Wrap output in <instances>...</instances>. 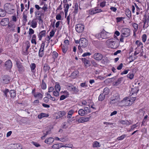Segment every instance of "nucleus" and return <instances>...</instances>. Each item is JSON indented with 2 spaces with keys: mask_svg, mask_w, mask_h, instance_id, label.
Returning <instances> with one entry per match:
<instances>
[{
  "mask_svg": "<svg viewBox=\"0 0 149 149\" xmlns=\"http://www.w3.org/2000/svg\"><path fill=\"white\" fill-rule=\"evenodd\" d=\"M109 34H110L109 33L106 32L104 30L103 31L96 34V36L98 38L105 39L109 37Z\"/></svg>",
  "mask_w": 149,
  "mask_h": 149,
  "instance_id": "nucleus-1",
  "label": "nucleus"
},
{
  "mask_svg": "<svg viewBox=\"0 0 149 149\" xmlns=\"http://www.w3.org/2000/svg\"><path fill=\"white\" fill-rule=\"evenodd\" d=\"M111 100L110 102V104H113L117 103L120 100L119 95L118 93L115 94L111 97Z\"/></svg>",
  "mask_w": 149,
  "mask_h": 149,
  "instance_id": "nucleus-2",
  "label": "nucleus"
},
{
  "mask_svg": "<svg viewBox=\"0 0 149 149\" xmlns=\"http://www.w3.org/2000/svg\"><path fill=\"white\" fill-rule=\"evenodd\" d=\"M122 34H121L125 37L128 36L130 35V30L129 29L124 28L121 31Z\"/></svg>",
  "mask_w": 149,
  "mask_h": 149,
  "instance_id": "nucleus-3",
  "label": "nucleus"
},
{
  "mask_svg": "<svg viewBox=\"0 0 149 149\" xmlns=\"http://www.w3.org/2000/svg\"><path fill=\"white\" fill-rule=\"evenodd\" d=\"M79 45L83 47H86L88 45L87 40L85 38H82L79 40Z\"/></svg>",
  "mask_w": 149,
  "mask_h": 149,
  "instance_id": "nucleus-4",
  "label": "nucleus"
},
{
  "mask_svg": "<svg viewBox=\"0 0 149 149\" xmlns=\"http://www.w3.org/2000/svg\"><path fill=\"white\" fill-rule=\"evenodd\" d=\"M10 78L8 75H4L2 77V82L4 84H7L9 83Z\"/></svg>",
  "mask_w": 149,
  "mask_h": 149,
  "instance_id": "nucleus-5",
  "label": "nucleus"
},
{
  "mask_svg": "<svg viewBox=\"0 0 149 149\" xmlns=\"http://www.w3.org/2000/svg\"><path fill=\"white\" fill-rule=\"evenodd\" d=\"M103 57V55L101 54L96 53L93 55V58L97 61H100L102 59Z\"/></svg>",
  "mask_w": 149,
  "mask_h": 149,
  "instance_id": "nucleus-6",
  "label": "nucleus"
},
{
  "mask_svg": "<svg viewBox=\"0 0 149 149\" xmlns=\"http://www.w3.org/2000/svg\"><path fill=\"white\" fill-rule=\"evenodd\" d=\"M102 11V10L100 9L96 8L91 9L89 10V13L90 15H93L95 14L101 12Z\"/></svg>",
  "mask_w": 149,
  "mask_h": 149,
  "instance_id": "nucleus-7",
  "label": "nucleus"
},
{
  "mask_svg": "<svg viewBox=\"0 0 149 149\" xmlns=\"http://www.w3.org/2000/svg\"><path fill=\"white\" fill-rule=\"evenodd\" d=\"M4 8L6 10L11 11V10H14L13 6L10 3H7L5 4Z\"/></svg>",
  "mask_w": 149,
  "mask_h": 149,
  "instance_id": "nucleus-8",
  "label": "nucleus"
},
{
  "mask_svg": "<svg viewBox=\"0 0 149 149\" xmlns=\"http://www.w3.org/2000/svg\"><path fill=\"white\" fill-rule=\"evenodd\" d=\"M16 64L18 71L20 72L21 73L24 70V68L22 64L19 61H16Z\"/></svg>",
  "mask_w": 149,
  "mask_h": 149,
  "instance_id": "nucleus-9",
  "label": "nucleus"
},
{
  "mask_svg": "<svg viewBox=\"0 0 149 149\" xmlns=\"http://www.w3.org/2000/svg\"><path fill=\"white\" fill-rule=\"evenodd\" d=\"M9 19L8 18H4L2 19L1 22V24L3 26H6L8 24Z\"/></svg>",
  "mask_w": 149,
  "mask_h": 149,
  "instance_id": "nucleus-10",
  "label": "nucleus"
},
{
  "mask_svg": "<svg viewBox=\"0 0 149 149\" xmlns=\"http://www.w3.org/2000/svg\"><path fill=\"white\" fill-rule=\"evenodd\" d=\"M110 45L111 48L115 49L117 48L119 46V43L115 42L114 41L111 40L110 42Z\"/></svg>",
  "mask_w": 149,
  "mask_h": 149,
  "instance_id": "nucleus-11",
  "label": "nucleus"
},
{
  "mask_svg": "<svg viewBox=\"0 0 149 149\" xmlns=\"http://www.w3.org/2000/svg\"><path fill=\"white\" fill-rule=\"evenodd\" d=\"M42 13H40V12L37 11L35 12V15L37 19H38L39 21H41L42 22V20L41 18V15Z\"/></svg>",
  "mask_w": 149,
  "mask_h": 149,
  "instance_id": "nucleus-12",
  "label": "nucleus"
},
{
  "mask_svg": "<svg viewBox=\"0 0 149 149\" xmlns=\"http://www.w3.org/2000/svg\"><path fill=\"white\" fill-rule=\"evenodd\" d=\"M65 145H63L61 143H57L53 145L52 146V148L54 149H59L62 147H66Z\"/></svg>",
  "mask_w": 149,
  "mask_h": 149,
  "instance_id": "nucleus-13",
  "label": "nucleus"
},
{
  "mask_svg": "<svg viewBox=\"0 0 149 149\" xmlns=\"http://www.w3.org/2000/svg\"><path fill=\"white\" fill-rule=\"evenodd\" d=\"M5 66L7 69H10L11 68L12 66V63L10 60H8L5 62Z\"/></svg>",
  "mask_w": 149,
  "mask_h": 149,
  "instance_id": "nucleus-14",
  "label": "nucleus"
},
{
  "mask_svg": "<svg viewBox=\"0 0 149 149\" xmlns=\"http://www.w3.org/2000/svg\"><path fill=\"white\" fill-rule=\"evenodd\" d=\"M82 60L86 67L91 66L90 60H88L86 58H82Z\"/></svg>",
  "mask_w": 149,
  "mask_h": 149,
  "instance_id": "nucleus-15",
  "label": "nucleus"
},
{
  "mask_svg": "<svg viewBox=\"0 0 149 149\" xmlns=\"http://www.w3.org/2000/svg\"><path fill=\"white\" fill-rule=\"evenodd\" d=\"M144 17L145 18V22H144L143 26H144L146 25V23L147 22V27H148L149 25V24H148L149 21V13H148L146 15H145Z\"/></svg>",
  "mask_w": 149,
  "mask_h": 149,
  "instance_id": "nucleus-16",
  "label": "nucleus"
},
{
  "mask_svg": "<svg viewBox=\"0 0 149 149\" xmlns=\"http://www.w3.org/2000/svg\"><path fill=\"white\" fill-rule=\"evenodd\" d=\"M45 33L46 31L45 30H43L40 32L39 33L38 35L39 40H41L42 39V37L45 36Z\"/></svg>",
  "mask_w": 149,
  "mask_h": 149,
  "instance_id": "nucleus-17",
  "label": "nucleus"
},
{
  "mask_svg": "<svg viewBox=\"0 0 149 149\" xmlns=\"http://www.w3.org/2000/svg\"><path fill=\"white\" fill-rule=\"evenodd\" d=\"M128 100H127V97H125L124 99L121 101L122 103H123V106H127L130 105V103H128Z\"/></svg>",
  "mask_w": 149,
  "mask_h": 149,
  "instance_id": "nucleus-18",
  "label": "nucleus"
},
{
  "mask_svg": "<svg viewBox=\"0 0 149 149\" xmlns=\"http://www.w3.org/2000/svg\"><path fill=\"white\" fill-rule=\"evenodd\" d=\"M54 141V139L52 138H49L46 139L45 141V142L48 144H50L52 143Z\"/></svg>",
  "mask_w": 149,
  "mask_h": 149,
  "instance_id": "nucleus-19",
  "label": "nucleus"
},
{
  "mask_svg": "<svg viewBox=\"0 0 149 149\" xmlns=\"http://www.w3.org/2000/svg\"><path fill=\"white\" fill-rule=\"evenodd\" d=\"M75 29L76 31L80 29L84 30V26L81 24H78L76 25Z\"/></svg>",
  "mask_w": 149,
  "mask_h": 149,
  "instance_id": "nucleus-20",
  "label": "nucleus"
},
{
  "mask_svg": "<svg viewBox=\"0 0 149 149\" xmlns=\"http://www.w3.org/2000/svg\"><path fill=\"white\" fill-rule=\"evenodd\" d=\"M49 116V115L48 114L44 113H41L38 115V118L41 119L44 117H48Z\"/></svg>",
  "mask_w": 149,
  "mask_h": 149,
  "instance_id": "nucleus-21",
  "label": "nucleus"
},
{
  "mask_svg": "<svg viewBox=\"0 0 149 149\" xmlns=\"http://www.w3.org/2000/svg\"><path fill=\"white\" fill-rule=\"evenodd\" d=\"M31 26L33 28H35L36 27L37 23L36 21V19H33L31 22Z\"/></svg>",
  "mask_w": 149,
  "mask_h": 149,
  "instance_id": "nucleus-22",
  "label": "nucleus"
},
{
  "mask_svg": "<svg viewBox=\"0 0 149 149\" xmlns=\"http://www.w3.org/2000/svg\"><path fill=\"white\" fill-rule=\"evenodd\" d=\"M10 97L12 98H14L16 95V91L13 90H11L9 91Z\"/></svg>",
  "mask_w": 149,
  "mask_h": 149,
  "instance_id": "nucleus-23",
  "label": "nucleus"
},
{
  "mask_svg": "<svg viewBox=\"0 0 149 149\" xmlns=\"http://www.w3.org/2000/svg\"><path fill=\"white\" fill-rule=\"evenodd\" d=\"M15 27L16 26L14 24H10L8 25V28L12 31H14L15 30Z\"/></svg>",
  "mask_w": 149,
  "mask_h": 149,
  "instance_id": "nucleus-24",
  "label": "nucleus"
},
{
  "mask_svg": "<svg viewBox=\"0 0 149 149\" xmlns=\"http://www.w3.org/2000/svg\"><path fill=\"white\" fill-rule=\"evenodd\" d=\"M6 15V11L1 8H0V17H4Z\"/></svg>",
  "mask_w": 149,
  "mask_h": 149,
  "instance_id": "nucleus-25",
  "label": "nucleus"
},
{
  "mask_svg": "<svg viewBox=\"0 0 149 149\" xmlns=\"http://www.w3.org/2000/svg\"><path fill=\"white\" fill-rule=\"evenodd\" d=\"M55 89L56 91H60L61 90V87L59 83L56 82L55 83Z\"/></svg>",
  "mask_w": 149,
  "mask_h": 149,
  "instance_id": "nucleus-26",
  "label": "nucleus"
},
{
  "mask_svg": "<svg viewBox=\"0 0 149 149\" xmlns=\"http://www.w3.org/2000/svg\"><path fill=\"white\" fill-rule=\"evenodd\" d=\"M139 90V89L136 87L131 88V91L132 92V95L134 93H137Z\"/></svg>",
  "mask_w": 149,
  "mask_h": 149,
  "instance_id": "nucleus-27",
  "label": "nucleus"
},
{
  "mask_svg": "<svg viewBox=\"0 0 149 149\" xmlns=\"http://www.w3.org/2000/svg\"><path fill=\"white\" fill-rule=\"evenodd\" d=\"M13 147L15 149H22V146L19 144H13Z\"/></svg>",
  "mask_w": 149,
  "mask_h": 149,
  "instance_id": "nucleus-28",
  "label": "nucleus"
},
{
  "mask_svg": "<svg viewBox=\"0 0 149 149\" xmlns=\"http://www.w3.org/2000/svg\"><path fill=\"white\" fill-rule=\"evenodd\" d=\"M93 147L99 148L100 147V145L99 142L97 141H95L93 143Z\"/></svg>",
  "mask_w": 149,
  "mask_h": 149,
  "instance_id": "nucleus-29",
  "label": "nucleus"
},
{
  "mask_svg": "<svg viewBox=\"0 0 149 149\" xmlns=\"http://www.w3.org/2000/svg\"><path fill=\"white\" fill-rule=\"evenodd\" d=\"M50 69V67L47 64H45L43 67V69L45 72H46L49 71Z\"/></svg>",
  "mask_w": 149,
  "mask_h": 149,
  "instance_id": "nucleus-30",
  "label": "nucleus"
},
{
  "mask_svg": "<svg viewBox=\"0 0 149 149\" xmlns=\"http://www.w3.org/2000/svg\"><path fill=\"white\" fill-rule=\"evenodd\" d=\"M105 95L104 94L101 93L100 94L98 97V100L100 101H102L104 99Z\"/></svg>",
  "mask_w": 149,
  "mask_h": 149,
  "instance_id": "nucleus-31",
  "label": "nucleus"
},
{
  "mask_svg": "<svg viewBox=\"0 0 149 149\" xmlns=\"http://www.w3.org/2000/svg\"><path fill=\"white\" fill-rule=\"evenodd\" d=\"M78 113L81 116H83L86 114V112L83 109H81L79 110Z\"/></svg>",
  "mask_w": 149,
  "mask_h": 149,
  "instance_id": "nucleus-32",
  "label": "nucleus"
},
{
  "mask_svg": "<svg viewBox=\"0 0 149 149\" xmlns=\"http://www.w3.org/2000/svg\"><path fill=\"white\" fill-rule=\"evenodd\" d=\"M123 78L122 77L119 78L117 81L114 82L115 84L114 85L116 86L119 84L121 83V82L122 81Z\"/></svg>",
  "mask_w": 149,
  "mask_h": 149,
  "instance_id": "nucleus-33",
  "label": "nucleus"
},
{
  "mask_svg": "<svg viewBox=\"0 0 149 149\" xmlns=\"http://www.w3.org/2000/svg\"><path fill=\"white\" fill-rule=\"evenodd\" d=\"M25 11H24L23 14V21L25 23L27 21V16L25 14Z\"/></svg>",
  "mask_w": 149,
  "mask_h": 149,
  "instance_id": "nucleus-34",
  "label": "nucleus"
},
{
  "mask_svg": "<svg viewBox=\"0 0 149 149\" xmlns=\"http://www.w3.org/2000/svg\"><path fill=\"white\" fill-rule=\"evenodd\" d=\"M109 89L108 88H104L103 91V93L105 95H107L109 93Z\"/></svg>",
  "mask_w": 149,
  "mask_h": 149,
  "instance_id": "nucleus-35",
  "label": "nucleus"
},
{
  "mask_svg": "<svg viewBox=\"0 0 149 149\" xmlns=\"http://www.w3.org/2000/svg\"><path fill=\"white\" fill-rule=\"evenodd\" d=\"M58 114L59 117H63L66 114V112L65 111H60L58 112Z\"/></svg>",
  "mask_w": 149,
  "mask_h": 149,
  "instance_id": "nucleus-36",
  "label": "nucleus"
},
{
  "mask_svg": "<svg viewBox=\"0 0 149 149\" xmlns=\"http://www.w3.org/2000/svg\"><path fill=\"white\" fill-rule=\"evenodd\" d=\"M136 98L134 97V98L133 99H130V98H129L128 97H127V100H128V103H130V105H131L132 104L134 101L135 100H136Z\"/></svg>",
  "mask_w": 149,
  "mask_h": 149,
  "instance_id": "nucleus-37",
  "label": "nucleus"
},
{
  "mask_svg": "<svg viewBox=\"0 0 149 149\" xmlns=\"http://www.w3.org/2000/svg\"><path fill=\"white\" fill-rule=\"evenodd\" d=\"M74 112V111L73 110H70L68 113L67 117L69 118H71V117L72 114H73Z\"/></svg>",
  "mask_w": 149,
  "mask_h": 149,
  "instance_id": "nucleus-38",
  "label": "nucleus"
},
{
  "mask_svg": "<svg viewBox=\"0 0 149 149\" xmlns=\"http://www.w3.org/2000/svg\"><path fill=\"white\" fill-rule=\"evenodd\" d=\"M69 5L68 4H64V7L65 8L64 12L65 13H66L68 11L69 8Z\"/></svg>",
  "mask_w": 149,
  "mask_h": 149,
  "instance_id": "nucleus-39",
  "label": "nucleus"
},
{
  "mask_svg": "<svg viewBox=\"0 0 149 149\" xmlns=\"http://www.w3.org/2000/svg\"><path fill=\"white\" fill-rule=\"evenodd\" d=\"M83 117H81L79 119H77V118H76V121L77 122V123H84L83 119H82Z\"/></svg>",
  "mask_w": 149,
  "mask_h": 149,
  "instance_id": "nucleus-40",
  "label": "nucleus"
},
{
  "mask_svg": "<svg viewBox=\"0 0 149 149\" xmlns=\"http://www.w3.org/2000/svg\"><path fill=\"white\" fill-rule=\"evenodd\" d=\"M35 97H37L39 99H41L42 97V95L40 93H38V94L34 95Z\"/></svg>",
  "mask_w": 149,
  "mask_h": 149,
  "instance_id": "nucleus-41",
  "label": "nucleus"
},
{
  "mask_svg": "<svg viewBox=\"0 0 149 149\" xmlns=\"http://www.w3.org/2000/svg\"><path fill=\"white\" fill-rule=\"evenodd\" d=\"M41 87L43 89H45L46 88V84L45 83L43 80H42V81Z\"/></svg>",
  "mask_w": 149,
  "mask_h": 149,
  "instance_id": "nucleus-42",
  "label": "nucleus"
},
{
  "mask_svg": "<svg viewBox=\"0 0 149 149\" xmlns=\"http://www.w3.org/2000/svg\"><path fill=\"white\" fill-rule=\"evenodd\" d=\"M68 90L71 91L74 90V87L73 85H71L70 86H68Z\"/></svg>",
  "mask_w": 149,
  "mask_h": 149,
  "instance_id": "nucleus-43",
  "label": "nucleus"
},
{
  "mask_svg": "<svg viewBox=\"0 0 149 149\" xmlns=\"http://www.w3.org/2000/svg\"><path fill=\"white\" fill-rule=\"evenodd\" d=\"M52 55L53 58L54 59L57 57L58 56V54L56 52L54 51L52 53Z\"/></svg>",
  "mask_w": 149,
  "mask_h": 149,
  "instance_id": "nucleus-44",
  "label": "nucleus"
},
{
  "mask_svg": "<svg viewBox=\"0 0 149 149\" xmlns=\"http://www.w3.org/2000/svg\"><path fill=\"white\" fill-rule=\"evenodd\" d=\"M3 92L4 94V95L6 97H7V93L9 92L8 89L6 88L3 91Z\"/></svg>",
  "mask_w": 149,
  "mask_h": 149,
  "instance_id": "nucleus-45",
  "label": "nucleus"
},
{
  "mask_svg": "<svg viewBox=\"0 0 149 149\" xmlns=\"http://www.w3.org/2000/svg\"><path fill=\"white\" fill-rule=\"evenodd\" d=\"M44 50L40 49L39 52V56L40 57H42L44 55Z\"/></svg>",
  "mask_w": 149,
  "mask_h": 149,
  "instance_id": "nucleus-46",
  "label": "nucleus"
},
{
  "mask_svg": "<svg viewBox=\"0 0 149 149\" xmlns=\"http://www.w3.org/2000/svg\"><path fill=\"white\" fill-rule=\"evenodd\" d=\"M26 51L27 52L28 49L30 47V44L29 41H26Z\"/></svg>",
  "mask_w": 149,
  "mask_h": 149,
  "instance_id": "nucleus-47",
  "label": "nucleus"
},
{
  "mask_svg": "<svg viewBox=\"0 0 149 149\" xmlns=\"http://www.w3.org/2000/svg\"><path fill=\"white\" fill-rule=\"evenodd\" d=\"M121 123L123 124L130 125V123L127 120H122Z\"/></svg>",
  "mask_w": 149,
  "mask_h": 149,
  "instance_id": "nucleus-48",
  "label": "nucleus"
},
{
  "mask_svg": "<svg viewBox=\"0 0 149 149\" xmlns=\"http://www.w3.org/2000/svg\"><path fill=\"white\" fill-rule=\"evenodd\" d=\"M36 67V65L34 63H32L31 64V71L32 72L33 70H34Z\"/></svg>",
  "mask_w": 149,
  "mask_h": 149,
  "instance_id": "nucleus-49",
  "label": "nucleus"
},
{
  "mask_svg": "<svg viewBox=\"0 0 149 149\" xmlns=\"http://www.w3.org/2000/svg\"><path fill=\"white\" fill-rule=\"evenodd\" d=\"M42 9L43 10L44 12L47 11L48 9L47 5L45 4L43 7L42 8Z\"/></svg>",
  "mask_w": 149,
  "mask_h": 149,
  "instance_id": "nucleus-50",
  "label": "nucleus"
},
{
  "mask_svg": "<svg viewBox=\"0 0 149 149\" xmlns=\"http://www.w3.org/2000/svg\"><path fill=\"white\" fill-rule=\"evenodd\" d=\"M59 91H54L53 92V95L56 97H58L59 96Z\"/></svg>",
  "mask_w": 149,
  "mask_h": 149,
  "instance_id": "nucleus-51",
  "label": "nucleus"
},
{
  "mask_svg": "<svg viewBox=\"0 0 149 149\" xmlns=\"http://www.w3.org/2000/svg\"><path fill=\"white\" fill-rule=\"evenodd\" d=\"M84 111H85V112H86V114L91 112V111L89 109V108L88 107H84Z\"/></svg>",
  "mask_w": 149,
  "mask_h": 149,
  "instance_id": "nucleus-52",
  "label": "nucleus"
},
{
  "mask_svg": "<svg viewBox=\"0 0 149 149\" xmlns=\"http://www.w3.org/2000/svg\"><path fill=\"white\" fill-rule=\"evenodd\" d=\"M126 12L127 13L126 15L127 16L130 18L131 17V11L129 9L126 10Z\"/></svg>",
  "mask_w": 149,
  "mask_h": 149,
  "instance_id": "nucleus-53",
  "label": "nucleus"
},
{
  "mask_svg": "<svg viewBox=\"0 0 149 149\" xmlns=\"http://www.w3.org/2000/svg\"><path fill=\"white\" fill-rule=\"evenodd\" d=\"M142 39L143 42H145L146 40L147 36L146 34H144L142 36Z\"/></svg>",
  "mask_w": 149,
  "mask_h": 149,
  "instance_id": "nucleus-54",
  "label": "nucleus"
},
{
  "mask_svg": "<svg viewBox=\"0 0 149 149\" xmlns=\"http://www.w3.org/2000/svg\"><path fill=\"white\" fill-rule=\"evenodd\" d=\"M67 50V46H63V47H62V51L63 53H65L66 52V51Z\"/></svg>",
  "mask_w": 149,
  "mask_h": 149,
  "instance_id": "nucleus-55",
  "label": "nucleus"
},
{
  "mask_svg": "<svg viewBox=\"0 0 149 149\" xmlns=\"http://www.w3.org/2000/svg\"><path fill=\"white\" fill-rule=\"evenodd\" d=\"M126 136V135L125 134H123L121 136L118 137L117 139L119 140H121L123 139Z\"/></svg>",
  "mask_w": 149,
  "mask_h": 149,
  "instance_id": "nucleus-56",
  "label": "nucleus"
},
{
  "mask_svg": "<svg viewBox=\"0 0 149 149\" xmlns=\"http://www.w3.org/2000/svg\"><path fill=\"white\" fill-rule=\"evenodd\" d=\"M125 18L124 17H118L116 18V19L117 20V22H120L123 19H124Z\"/></svg>",
  "mask_w": 149,
  "mask_h": 149,
  "instance_id": "nucleus-57",
  "label": "nucleus"
},
{
  "mask_svg": "<svg viewBox=\"0 0 149 149\" xmlns=\"http://www.w3.org/2000/svg\"><path fill=\"white\" fill-rule=\"evenodd\" d=\"M34 31L32 29L30 28L29 29V33L30 35L31 36L34 33Z\"/></svg>",
  "mask_w": 149,
  "mask_h": 149,
  "instance_id": "nucleus-58",
  "label": "nucleus"
},
{
  "mask_svg": "<svg viewBox=\"0 0 149 149\" xmlns=\"http://www.w3.org/2000/svg\"><path fill=\"white\" fill-rule=\"evenodd\" d=\"M127 77L130 79H132L134 77V75L132 74H128L127 75Z\"/></svg>",
  "mask_w": 149,
  "mask_h": 149,
  "instance_id": "nucleus-59",
  "label": "nucleus"
},
{
  "mask_svg": "<svg viewBox=\"0 0 149 149\" xmlns=\"http://www.w3.org/2000/svg\"><path fill=\"white\" fill-rule=\"evenodd\" d=\"M91 62L92 64V66H93L95 67L97 66V63H96L95 61L94 60H92L91 61Z\"/></svg>",
  "mask_w": 149,
  "mask_h": 149,
  "instance_id": "nucleus-60",
  "label": "nucleus"
},
{
  "mask_svg": "<svg viewBox=\"0 0 149 149\" xmlns=\"http://www.w3.org/2000/svg\"><path fill=\"white\" fill-rule=\"evenodd\" d=\"M139 47H140L141 49H142L143 47V44L141 42H140L137 45V47L136 48V49H138Z\"/></svg>",
  "mask_w": 149,
  "mask_h": 149,
  "instance_id": "nucleus-61",
  "label": "nucleus"
},
{
  "mask_svg": "<svg viewBox=\"0 0 149 149\" xmlns=\"http://www.w3.org/2000/svg\"><path fill=\"white\" fill-rule=\"evenodd\" d=\"M55 34V32L53 30H52L50 33L49 36L51 37H52L54 36Z\"/></svg>",
  "mask_w": 149,
  "mask_h": 149,
  "instance_id": "nucleus-62",
  "label": "nucleus"
},
{
  "mask_svg": "<svg viewBox=\"0 0 149 149\" xmlns=\"http://www.w3.org/2000/svg\"><path fill=\"white\" fill-rule=\"evenodd\" d=\"M132 26L134 29L136 30H137L138 29V25L136 23H134L133 24Z\"/></svg>",
  "mask_w": 149,
  "mask_h": 149,
  "instance_id": "nucleus-63",
  "label": "nucleus"
},
{
  "mask_svg": "<svg viewBox=\"0 0 149 149\" xmlns=\"http://www.w3.org/2000/svg\"><path fill=\"white\" fill-rule=\"evenodd\" d=\"M91 55V54L90 52H86L84 53L82 55L83 57H85L86 56H89Z\"/></svg>",
  "mask_w": 149,
  "mask_h": 149,
  "instance_id": "nucleus-64",
  "label": "nucleus"
}]
</instances>
